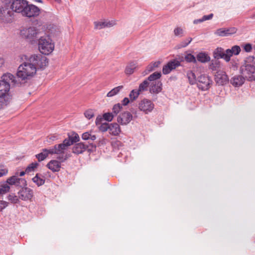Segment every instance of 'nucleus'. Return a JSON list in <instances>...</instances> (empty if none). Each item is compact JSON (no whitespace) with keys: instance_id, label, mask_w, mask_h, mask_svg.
Wrapping results in <instances>:
<instances>
[{"instance_id":"21","label":"nucleus","mask_w":255,"mask_h":255,"mask_svg":"<svg viewBox=\"0 0 255 255\" xmlns=\"http://www.w3.org/2000/svg\"><path fill=\"white\" fill-rule=\"evenodd\" d=\"M61 162L60 161L52 160L47 164V166L53 172H57L60 170Z\"/></svg>"},{"instance_id":"62","label":"nucleus","mask_w":255,"mask_h":255,"mask_svg":"<svg viewBox=\"0 0 255 255\" xmlns=\"http://www.w3.org/2000/svg\"><path fill=\"white\" fill-rule=\"evenodd\" d=\"M25 173H26L25 171V172L24 171H21L19 173V176H23L25 174Z\"/></svg>"},{"instance_id":"23","label":"nucleus","mask_w":255,"mask_h":255,"mask_svg":"<svg viewBox=\"0 0 255 255\" xmlns=\"http://www.w3.org/2000/svg\"><path fill=\"white\" fill-rule=\"evenodd\" d=\"M9 85L0 81V98L5 96L9 91Z\"/></svg>"},{"instance_id":"35","label":"nucleus","mask_w":255,"mask_h":255,"mask_svg":"<svg viewBox=\"0 0 255 255\" xmlns=\"http://www.w3.org/2000/svg\"><path fill=\"white\" fill-rule=\"evenodd\" d=\"M122 109L123 106L121 104L118 103L115 104L112 108V113L115 116H116L118 115V114L120 113V112L122 110Z\"/></svg>"},{"instance_id":"7","label":"nucleus","mask_w":255,"mask_h":255,"mask_svg":"<svg viewBox=\"0 0 255 255\" xmlns=\"http://www.w3.org/2000/svg\"><path fill=\"white\" fill-rule=\"evenodd\" d=\"M40 13V9L38 6L27 2L22 15L28 18H34L38 16Z\"/></svg>"},{"instance_id":"13","label":"nucleus","mask_w":255,"mask_h":255,"mask_svg":"<svg viewBox=\"0 0 255 255\" xmlns=\"http://www.w3.org/2000/svg\"><path fill=\"white\" fill-rule=\"evenodd\" d=\"M215 81L218 84L223 85L228 82L229 78L225 71L218 70L215 74Z\"/></svg>"},{"instance_id":"3","label":"nucleus","mask_w":255,"mask_h":255,"mask_svg":"<svg viewBox=\"0 0 255 255\" xmlns=\"http://www.w3.org/2000/svg\"><path fill=\"white\" fill-rule=\"evenodd\" d=\"M2 1L5 4H8L7 6H9L12 11L20 13L21 15L28 2L25 0H2Z\"/></svg>"},{"instance_id":"16","label":"nucleus","mask_w":255,"mask_h":255,"mask_svg":"<svg viewBox=\"0 0 255 255\" xmlns=\"http://www.w3.org/2000/svg\"><path fill=\"white\" fill-rule=\"evenodd\" d=\"M162 83L160 81H153L150 83L149 92L151 94H158L162 90Z\"/></svg>"},{"instance_id":"61","label":"nucleus","mask_w":255,"mask_h":255,"mask_svg":"<svg viewBox=\"0 0 255 255\" xmlns=\"http://www.w3.org/2000/svg\"><path fill=\"white\" fill-rule=\"evenodd\" d=\"M4 60L3 59H0V67L2 66L4 64Z\"/></svg>"},{"instance_id":"33","label":"nucleus","mask_w":255,"mask_h":255,"mask_svg":"<svg viewBox=\"0 0 255 255\" xmlns=\"http://www.w3.org/2000/svg\"><path fill=\"white\" fill-rule=\"evenodd\" d=\"M149 86H150L149 81L146 79L140 84L138 89L140 92L145 91L147 90Z\"/></svg>"},{"instance_id":"6","label":"nucleus","mask_w":255,"mask_h":255,"mask_svg":"<svg viewBox=\"0 0 255 255\" xmlns=\"http://www.w3.org/2000/svg\"><path fill=\"white\" fill-rule=\"evenodd\" d=\"M38 32L34 27H25L20 31L21 36L29 42H32L36 38Z\"/></svg>"},{"instance_id":"47","label":"nucleus","mask_w":255,"mask_h":255,"mask_svg":"<svg viewBox=\"0 0 255 255\" xmlns=\"http://www.w3.org/2000/svg\"><path fill=\"white\" fill-rule=\"evenodd\" d=\"M185 60L186 61L188 62H196V58L195 57L191 54H187L185 57Z\"/></svg>"},{"instance_id":"29","label":"nucleus","mask_w":255,"mask_h":255,"mask_svg":"<svg viewBox=\"0 0 255 255\" xmlns=\"http://www.w3.org/2000/svg\"><path fill=\"white\" fill-rule=\"evenodd\" d=\"M161 76V74L160 72H155L148 76L147 79L151 83L153 81H157V80L159 79Z\"/></svg>"},{"instance_id":"36","label":"nucleus","mask_w":255,"mask_h":255,"mask_svg":"<svg viewBox=\"0 0 255 255\" xmlns=\"http://www.w3.org/2000/svg\"><path fill=\"white\" fill-rule=\"evenodd\" d=\"M192 38L191 37H189L187 39H186L184 40H183L177 45L178 48H181L186 47L190 43V42L192 41Z\"/></svg>"},{"instance_id":"8","label":"nucleus","mask_w":255,"mask_h":255,"mask_svg":"<svg viewBox=\"0 0 255 255\" xmlns=\"http://www.w3.org/2000/svg\"><path fill=\"white\" fill-rule=\"evenodd\" d=\"M196 83L199 89L202 91H206L210 88L212 81L209 76L203 74L198 77Z\"/></svg>"},{"instance_id":"22","label":"nucleus","mask_w":255,"mask_h":255,"mask_svg":"<svg viewBox=\"0 0 255 255\" xmlns=\"http://www.w3.org/2000/svg\"><path fill=\"white\" fill-rule=\"evenodd\" d=\"M110 134L114 135H118L121 132V128L117 123L111 124L109 127Z\"/></svg>"},{"instance_id":"14","label":"nucleus","mask_w":255,"mask_h":255,"mask_svg":"<svg viewBox=\"0 0 255 255\" xmlns=\"http://www.w3.org/2000/svg\"><path fill=\"white\" fill-rule=\"evenodd\" d=\"M2 82L9 85V87L11 85H16L17 81L15 79V77L14 75L9 73H6L4 74L1 78Z\"/></svg>"},{"instance_id":"43","label":"nucleus","mask_w":255,"mask_h":255,"mask_svg":"<svg viewBox=\"0 0 255 255\" xmlns=\"http://www.w3.org/2000/svg\"><path fill=\"white\" fill-rule=\"evenodd\" d=\"M17 176H12L9 178H8L6 182L10 185H15L16 182L17 180Z\"/></svg>"},{"instance_id":"20","label":"nucleus","mask_w":255,"mask_h":255,"mask_svg":"<svg viewBox=\"0 0 255 255\" xmlns=\"http://www.w3.org/2000/svg\"><path fill=\"white\" fill-rule=\"evenodd\" d=\"M241 52V48L238 45H235L232 47L231 49H227V54L228 55L226 56V58L228 60L229 62L231 60V57L233 55H238L240 54Z\"/></svg>"},{"instance_id":"39","label":"nucleus","mask_w":255,"mask_h":255,"mask_svg":"<svg viewBox=\"0 0 255 255\" xmlns=\"http://www.w3.org/2000/svg\"><path fill=\"white\" fill-rule=\"evenodd\" d=\"M114 117H115V116L112 112L106 113L103 115V118L105 120L108 122L112 121Z\"/></svg>"},{"instance_id":"63","label":"nucleus","mask_w":255,"mask_h":255,"mask_svg":"<svg viewBox=\"0 0 255 255\" xmlns=\"http://www.w3.org/2000/svg\"><path fill=\"white\" fill-rule=\"evenodd\" d=\"M232 66L235 69L237 68V63H235V64H233Z\"/></svg>"},{"instance_id":"4","label":"nucleus","mask_w":255,"mask_h":255,"mask_svg":"<svg viewBox=\"0 0 255 255\" xmlns=\"http://www.w3.org/2000/svg\"><path fill=\"white\" fill-rule=\"evenodd\" d=\"M38 48L41 53L47 55L53 51L54 45L49 37H41L39 39Z\"/></svg>"},{"instance_id":"57","label":"nucleus","mask_w":255,"mask_h":255,"mask_svg":"<svg viewBox=\"0 0 255 255\" xmlns=\"http://www.w3.org/2000/svg\"><path fill=\"white\" fill-rule=\"evenodd\" d=\"M49 139L51 141H54L58 139V135L57 134L51 135L49 136Z\"/></svg>"},{"instance_id":"51","label":"nucleus","mask_w":255,"mask_h":255,"mask_svg":"<svg viewBox=\"0 0 255 255\" xmlns=\"http://www.w3.org/2000/svg\"><path fill=\"white\" fill-rule=\"evenodd\" d=\"M220 67L219 62L216 61L214 63H212L210 65V68L213 71L217 70Z\"/></svg>"},{"instance_id":"24","label":"nucleus","mask_w":255,"mask_h":255,"mask_svg":"<svg viewBox=\"0 0 255 255\" xmlns=\"http://www.w3.org/2000/svg\"><path fill=\"white\" fill-rule=\"evenodd\" d=\"M124 88V86L122 85L116 87L113 89H112L110 91H109L107 94V97H112L114 96L117 95L119 93V92L122 90Z\"/></svg>"},{"instance_id":"27","label":"nucleus","mask_w":255,"mask_h":255,"mask_svg":"<svg viewBox=\"0 0 255 255\" xmlns=\"http://www.w3.org/2000/svg\"><path fill=\"white\" fill-rule=\"evenodd\" d=\"M197 59L199 61L201 62L205 63L210 61V57L207 54L201 52L197 55Z\"/></svg>"},{"instance_id":"2","label":"nucleus","mask_w":255,"mask_h":255,"mask_svg":"<svg viewBox=\"0 0 255 255\" xmlns=\"http://www.w3.org/2000/svg\"><path fill=\"white\" fill-rule=\"evenodd\" d=\"M240 72L248 81L255 80V58L254 56H250L246 58L240 67Z\"/></svg>"},{"instance_id":"11","label":"nucleus","mask_w":255,"mask_h":255,"mask_svg":"<svg viewBox=\"0 0 255 255\" xmlns=\"http://www.w3.org/2000/svg\"><path fill=\"white\" fill-rule=\"evenodd\" d=\"M237 31V29L235 27L221 28L217 29L214 32V34L218 36L226 37L236 33Z\"/></svg>"},{"instance_id":"58","label":"nucleus","mask_w":255,"mask_h":255,"mask_svg":"<svg viewBox=\"0 0 255 255\" xmlns=\"http://www.w3.org/2000/svg\"><path fill=\"white\" fill-rule=\"evenodd\" d=\"M6 105L7 104L2 99H0V109H4Z\"/></svg>"},{"instance_id":"45","label":"nucleus","mask_w":255,"mask_h":255,"mask_svg":"<svg viewBox=\"0 0 255 255\" xmlns=\"http://www.w3.org/2000/svg\"><path fill=\"white\" fill-rule=\"evenodd\" d=\"M159 64L160 62L158 61L152 63L147 67V70L148 71V72H151L154 70V68L157 67Z\"/></svg>"},{"instance_id":"49","label":"nucleus","mask_w":255,"mask_h":255,"mask_svg":"<svg viewBox=\"0 0 255 255\" xmlns=\"http://www.w3.org/2000/svg\"><path fill=\"white\" fill-rule=\"evenodd\" d=\"M84 115L86 118L90 120L94 117V114L92 110H89L85 112Z\"/></svg>"},{"instance_id":"32","label":"nucleus","mask_w":255,"mask_h":255,"mask_svg":"<svg viewBox=\"0 0 255 255\" xmlns=\"http://www.w3.org/2000/svg\"><path fill=\"white\" fill-rule=\"evenodd\" d=\"M140 92L138 89L132 90L129 93V97L131 101L135 100L138 97Z\"/></svg>"},{"instance_id":"56","label":"nucleus","mask_w":255,"mask_h":255,"mask_svg":"<svg viewBox=\"0 0 255 255\" xmlns=\"http://www.w3.org/2000/svg\"><path fill=\"white\" fill-rule=\"evenodd\" d=\"M129 103V100L128 98H125L122 101V105L127 106Z\"/></svg>"},{"instance_id":"60","label":"nucleus","mask_w":255,"mask_h":255,"mask_svg":"<svg viewBox=\"0 0 255 255\" xmlns=\"http://www.w3.org/2000/svg\"><path fill=\"white\" fill-rule=\"evenodd\" d=\"M203 21H204V20H203V18H200V19H195L193 21V23L195 24H198L199 23H201V22H202Z\"/></svg>"},{"instance_id":"55","label":"nucleus","mask_w":255,"mask_h":255,"mask_svg":"<svg viewBox=\"0 0 255 255\" xmlns=\"http://www.w3.org/2000/svg\"><path fill=\"white\" fill-rule=\"evenodd\" d=\"M8 170L6 168L1 169L0 170V177L5 175L7 173Z\"/></svg>"},{"instance_id":"52","label":"nucleus","mask_w":255,"mask_h":255,"mask_svg":"<svg viewBox=\"0 0 255 255\" xmlns=\"http://www.w3.org/2000/svg\"><path fill=\"white\" fill-rule=\"evenodd\" d=\"M8 203L7 202L0 200V212L5 209L8 206Z\"/></svg>"},{"instance_id":"42","label":"nucleus","mask_w":255,"mask_h":255,"mask_svg":"<svg viewBox=\"0 0 255 255\" xmlns=\"http://www.w3.org/2000/svg\"><path fill=\"white\" fill-rule=\"evenodd\" d=\"M26 185V181L24 178L17 177V180L15 183V186L22 187Z\"/></svg>"},{"instance_id":"31","label":"nucleus","mask_w":255,"mask_h":255,"mask_svg":"<svg viewBox=\"0 0 255 255\" xmlns=\"http://www.w3.org/2000/svg\"><path fill=\"white\" fill-rule=\"evenodd\" d=\"M69 139H65L70 143V145H72L74 142H77L79 141L80 138L79 135L76 133H73L72 135L69 136Z\"/></svg>"},{"instance_id":"54","label":"nucleus","mask_w":255,"mask_h":255,"mask_svg":"<svg viewBox=\"0 0 255 255\" xmlns=\"http://www.w3.org/2000/svg\"><path fill=\"white\" fill-rule=\"evenodd\" d=\"M213 13H211L209 15H204L202 18L203 19V20L204 21H206V20H210L213 17Z\"/></svg>"},{"instance_id":"1","label":"nucleus","mask_w":255,"mask_h":255,"mask_svg":"<svg viewBox=\"0 0 255 255\" xmlns=\"http://www.w3.org/2000/svg\"><path fill=\"white\" fill-rule=\"evenodd\" d=\"M24 57L26 61L19 65L16 73L17 76L21 80L32 77L35 74L37 69L43 68L48 64L47 58L40 54Z\"/></svg>"},{"instance_id":"17","label":"nucleus","mask_w":255,"mask_h":255,"mask_svg":"<svg viewBox=\"0 0 255 255\" xmlns=\"http://www.w3.org/2000/svg\"><path fill=\"white\" fill-rule=\"evenodd\" d=\"M88 147L87 144L83 142L76 143L73 147L72 152L76 154H81L87 149Z\"/></svg>"},{"instance_id":"5","label":"nucleus","mask_w":255,"mask_h":255,"mask_svg":"<svg viewBox=\"0 0 255 255\" xmlns=\"http://www.w3.org/2000/svg\"><path fill=\"white\" fill-rule=\"evenodd\" d=\"M69 146H70V143L67 140H64L62 143L54 145L55 154L57 155V158L62 162L68 158L67 154L65 153V151Z\"/></svg>"},{"instance_id":"44","label":"nucleus","mask_w":255,"mask_h":255,"mask_svg":"<svg viewBox=\"0 0 255 255\" xmlns=\"http://www.w3.org/2000/svg\"><path fill=\"white\" fill-rule=\"evenodd\" d=\"M106 27H112L115 26L117 24V20L116 19H112L110 20H106Z\"/></svg>"},{"instance_id":"28","label":"nucleus","mask_w":255,"mask_h":255,"mask_svg":"<svg viewBox=\"0 0 255 255\" xmlns=\"http://www.w3.org/2000/svg\"><path fill=\"white\" fill-rule=\"evenodd\" d=\"M96 136L94 134H92L91 132H85L82 135V138L83 140H91L94 141L96 139Z\"/></svg>"},{"instance_id":"30","label":"nucleus","mask_w":255,"mask_h":255,"mask_svg":"<svg viewBox=\"0 0 255 255\" xmlns=\"http://www.w3.org/2000/svg\"><path fill=\"white\" fill-rule=\"evenodd\" d=\"M32 181L36 183L38 186L43 185L45 183V179L43 178H41L39 176L38 174H37L33 178Z\"/></svg>"},{"instance_id":"41","label":"nucleus","mask_w":255,"mask_h":255,"mask_svg":"<svg viewBox=\"0 0 255 255\" xmlns=\"http://www.w3.org/2000/svg\"><path fill=\"white\" fill-rule=\"evenodd\" d=\"M95 28L101 29L106 28V22L105 21H95L94 22Z\"/></svg>"},{"instance_id":"26","label":"nucleus","mask_w":255,"mask_h":255,"mask_svg":"<svg viewBox=\"0 0 255 255\" xmlns=\"http://www.w3.org/2000/svg\"><path fill=\"white\" fill-rule=\"evenodd\" d=\"M186 75L191 85H194L197 83V80L196 79L195 74L192 71H188Z\"/></svg>"},{"instance_id":"15","label":"nucleus","mask_w":255,"mask_h":255,"mask_svg":"<svg viewBox=\"0 0 255 255\" xmlns=\"http://www.w3.org/2000/svg\"><path fill=\"white\" fill-rule=\"evenodd\" d=\"M180 65V63L177 60H173L169 62L166 65H164L162 69V72L164 74H169L172 70L175 69Z\"/></svg>"},{"instance_id":"12","label":"nucleus","mask_w":255,"mask_h":255,"mask_svg":"<svg viewBox=\"0 0 255 255\" xmlns=\"http://www.w3.org/2000/svg\"><path fill=\"white\" fill-rule=\"evenodd\" d=\"M132 117L129 112H124L119 115L117 122L122 125H127L132 120Z\"/></svg>"},{"instance_id":"25","label":"nucleus","mask_w":255,"mask_h":255,"mask_svg":"<svg viewBox=\"0 0 255 255\" xmlns=\"http://www.w3.org/2000/svg\"><path fill=\"white\" fill-rule=\"evenodd\" d=\"M136 68V64L134 62H130L126 67L125 72L128 75H130Z\"/></svg>"},{"instance_id":"18","label":"nucleus","mask_w":255,"mask_h":255,"mask_svg":"<svg viewBox=\"0 0 255 255\" xmlns=\"http://www.w3.org/2000/svg\"><path fill=\"white\" fill-rule=\"evenodd\" d=\"M214 56L216 59L223 58L226 62H229L228 60L226 58V56H228L227 54V50L224 51L223 48L221 47L217 48L214 51Z\"/></svg>"},{"instance_id":"38","label":"nucleus","mask_w":255,"mask_h":255,"mask_svg":"<svg viewBox=\"0 0 255 255\" xmlns=\"http://www.w3.org/2000/svg\"><path fill=\"white\" fill-rule=\"evenodd\" d=\"M10 189V187L8 185V184L6 182V183H3L1 185V187L0 188V194H3L8 192Z\"/></svg>"},{"instance_id":"19","label":"nucleus","mask_w":255,"mask_h":255,"mask_svg":"<svg viewBox=\"0 0 255 255\" xmlns=\"http://www.w3.org/2000/svg\"><path fill=\"white\" fill-rule=\"evenodd\" d=\"M245 78L242 75H235L231 79V83L234 87L241 86L245 82Z\"/></svg>"},{"instance_id":"34","label":"nucleus","mask_w":255,"mask_h":255,"mask_svg":"<svg viewBox=\"0 0 255 255\" xmlns=\"http://www.w3.org/2000/svg\"><path fill=\"white\" fill-rule=\"evenodd\" d=\"M173 33L176 37H182L184 36V30L181 27H176L173 30Z\"/></svg>"},{"instance_id":"10","label":"nucleus","mask_w":255,"mask_h":255,"mask_svg":"<svg viewBox=\"0 0 255 255\" xmlns=\"http://www.w3.org/2000/svg\"><path fill=\"white\" fill-rule=\"evenodd\" d=\"M18 195L19 198L23 201H30L33 196V192L31 188L24 187L19 191Z\"/></svg>"},{"instance_id":"40","label":"nucleus","mask_w":255,"mask_h":255,"mask_svg":"<svg viewBox=\"0 0 255 255\" xmlns=\"http://www.w3.org/2000/svg\"><path fill=\"white\" fill-rule=\"evenodd\" d=\"M35 156L38 159V161H42L47 157V153H45V151H43V149H42V151L41 153L36 154Z\"/></svg>"},{"instance_id":"50","label":"nucleus","mask_w":255,"mask_h":255,"mask_svg":"<svg viewBox=\"0 0 255 255\" xmlns=\"http://www.w3.org/2000/svg\"><path fill=\"white\" fill-rule=\"evenodd\" d=\"M109 127H110V125H109L108 124L105 123V124H102L99 127V129L102 132H105L108 129H109Z\"/></svg>"},{"instance_id":"48","label":"nucleus","mask_w":255,"mask_h":255,"mask_svg":"<svg viewBox=\"0 0 255 255\" xmlns=\"http://www.w3.org/2000/svg\"><path fill=\"white\" fill-rule=\"evenodd\" d=\"M43 151H45V153H47V156H48V155L49 154H55V146H54L53 147H51L50 148H44L43 149Z\"/></svg>"},{"instance_id":"53","label":"nucleus","mask_w":255,"mask_h":255,"mask_svg":"<svg viewBox=\"0 0 255 255\" xmlns=\"http://www.w3.org/2000/svg\"><path fill=\"white\" fill-rule=\"evenodd\" d=\"M244 49L247 52H250L252 49V46L250 43H246L244 46Z\"/></svg>"},{"instance_id":"64","label":"nucleus","mask_w":255,"mask_h":255,"mask_svg":"<svg viewBox=\"0 0 255 255\" xmlns=\"http://www.w3.org/2000/svg\"><path fill=\"white\" fill-rule=\"evenodd\" d=\"M252 19H255V13L251 16Z\"/></svg>"},{"instance_id":"46","label":"nucleus","mask_w":255,"mask_h":255,"mask_svg":"<svg viewBox=\"0 0 255 255\" xmlns=\"http://www.w3.org/2000/svg\"><path fill=\"white\" fill-rule=\"evenodd\" d=\"M8 199L13 203H17L19 202L18 198L14 195H9Z\"/></svg>"},{"instance_id":"37","label":"nucleus","mask_w":255,"mask_h":255,"mask_svg":"<svg viewBox=\"0 0 255 255\" xmlns=\"http://www.w3.org/2000/svg\"><path fill=\"white\" fill-rule=\"evenodd\" d=\"M38 166V163L37 162H33L30 164L26 168L25 172L27 173H30L32 171H34V170Z\"/></svg>"},{"instance_id":"9","label":"nucleus","mask_w":255,"mask_h":255,"mask_svg":"<svg viewBox=\"0 0 255 255\" xmlns=\"http://www.w3.org/2000/svg\"><path fill=\"white\" fill-rule=\"evenodd\" d=\"M154 108V105L153 102L148 99H143L141 100L138 104V109L140 111L147 114L152 111Z\"/></svg>"},{"instance_id":"59","label":"nucleus","mask_w":255,"mask_h":255,"mask_svg":"<svg viewBox=\"0 0 255 255\" xmlns=\"http://www.w3.org/2000/svg\"><path fill=\"white\" fill-rule=\"evenodd\" d=\"M3 11L4 15L5 13H6V14L9 15V16H11L12 14V11L9 10H7V8H5V9H3Z\"/></svg>"}]
</instances>
